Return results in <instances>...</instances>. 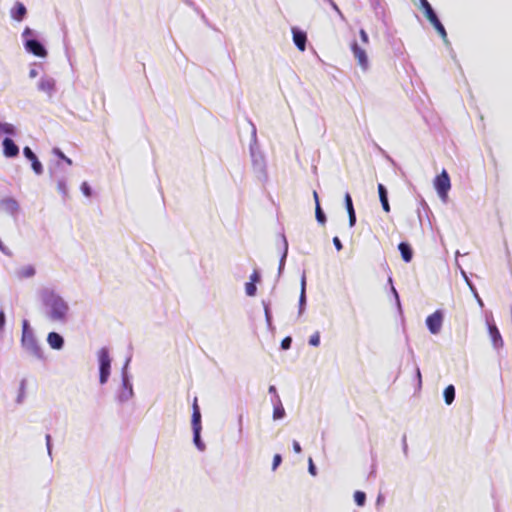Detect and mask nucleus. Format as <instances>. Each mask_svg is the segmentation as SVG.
<instances>
[{"mask_svg": "<svg viewBox=\"0 0 512 512\" xmlns=\"http://www.w3.org/2000/svg\"><path fill=\"white\" fill-rule=\"evenodd\" d=\"M313 196H314L315 202L317 203V201H319V199H318V194L316 191H314Z\"/></svg>", "mask_w": 512, "mask_h": 512, "instance_id": "46", "label": "nucleus"}, {"mask_svg": "<svg viewBox=\"0 0 512 512\" xmlns=\"http://www.w3.org/2000/svg\"><path fill=\"white\" fill-rule=\"evenodd\" d=\"M4 324H5V314L4 312L1 310L0 311V331H2L3 327H4Z\"/></svg>", "mask_w": 512, "mask_h": 512, "instance_id": "41", "label": "nucleus"}, {"mask_svg": "<svg viewBox=\"0 0 512 512\" xmlns=\"http://www.w3.org/2000/svg\"><path fill=\"white\" fill-rule=\"evenodd\" d=\"M35 273H36V271H35L34 266L26 265V266L19 268L16 271V276L18 279H25V278L33 277L35 275Z\"/></svg>", "mask_w": 512, "mask_h": 512, "instance_id": "13", "label": "nucleus"}, {"mask_svg": "<svg viewBox=\"0 0 512 512\" xmlns=\"http://www.w3.org/2000/svg\"><path fill=\"white\" fill-rule=\"evenodd\" d=\"M379 199L382 204V208L385 212H390V205L388 202L387 190L383 184H378Z\"/></svg>", "mask_w": 512, "mask_h": 512, "instance_id": "11", "label": "nucleus"}, {"mask_svg": "<svg viewBox=\"0 0 512 512\" xmlns=\"http://www.w3.org/2000/svg\"><path fill=\"white\" fill-rule=\"evenodd\" d=\"M269 391H270V392H275V391H276V389H275V387H274V386H270V387H269Z\"/></svg>", "mask_w": 512, "mask_h": 512, "instance_id": "48", "label": "nucleus"}, {"mask_svg": "<svg viewBox=\"0 0 512 512\" xmlns=\"http://www.w3.org/2000/svg\"><path fill=\"white\" fill-rule=\"evenodd\" d=\"M26 34H30V29L29 28H26L25 31H24V35Z\"/></svg>", "mask_w": 512, "mask_h": 512, "instance_id": "49", "label": "nucleus"}, {"mask_svg": "<svg viewBox=\"0 0 512 512\" xmlns=\"http://www.w3.org/2000/svg\"><path fill=\"white\" fill-rule=\"evenodd\" d=\"M417 376H418L419 380H421V373H420L419 369H417Z\"/></svg>", "mask_w": 512, "mask_h": 512, "instance_id": "50", "label": "nucleus"}, {"mask_svg": "<svg viewBox=\"0 0 512 512\" xmlns=\"http://www.w3.org/2000/svg\"><path fill=\"white\" fill-rule=\"evenodd\" d=\"M425 16L428 20L436 19L437 15L427 0H419Z\"/></svg>", "mask_w": 512, "mask_h": 512, "instance_id": "15", "label": "nucleus"}, {"mask_svg": "<svg viewBox=\"0 0 512 512\" xmlns=\"http://www.w3.org/2000/svg\"><path fill=\"white\" fill-rule=\"evenodd\" d=\"M285 415L284 408L282 406L275 407L273 411V418L274 419H281Z\"/></svg>", "mask_w": 512, "mask_h": 512, "instance_id": "26", "label": "nucleus"}, {"mask_svg": "<svg viewBox=\"0 0 512 512\" xmlns=\"http://www.w3.org/2000/svg\"><path fill=\"white\" fill-rule=\"evenodd\" d=\"M46 305L49 307V316L54 321H63L66 318L68 312V305L59 296L52 295L46 301Z\"/></svg>", "mask_w": 512, "mask_h": 512, "instance_id": "1", "label": "nucleus"}, {"mask_svg": "<svg viewBox=\"0 0 512 512\" xmlns=\"http://www.w3.org/2000/svg\"><path fill=\"white\" fill-rule=\"evenodd\" d=\"M53 153H54L56 156H58L60 159L64 160L68 165H72V160H71L70 158L66 157V156L64 155V153H63L60 149L55 148V149L53 150Z\"/></svg>", "mask_w": 512, "mask_h": 512, "instance_id": "25", "label": "nucleus"}, {"mask_svg": "<svg viewBox=\"0 0 512 512\" xmlns=\"http://www.w3.org/2000/svg\"><path fill=\"white\" fill-rule=\"evenodd\" d=\"M309 467H308V470H309V473L312 475V476H315L316 475V467L313 463V460L312 458H309Z\"/></svg>", "mask_w": 512, "mask_h": 512, "instance_id": "35", "label": "nucleus"}, {"mask_svg": "<svg viewBox=\"0 0 512 512\" xmlns=\"http://www.w3.org/2000/svg\"><path fill=\"white\" fill-rule=\"evenodd\" d=\"M429 22L434 26V28L441 35V37L443 39H446V37H447L446 30H445L444 26L442 25V23L439 21L438 17H436V19L429 20Z\"/></svg>", "mask_w": 512, "mask_h": 512, "instance_id": "18", "label": "nucleus"}, {"mask_svg": "<svg viewBox=\"0 0 512 512\" xmlns=\"http://www.w3.org/2000/svg\"><path fill=\"white\" fill-rule=\"evenodd\" d=\"M489 335L495 348H500L503 346L501 334L495 325H489Z\"/></svg>", "mask_w": 512, "mask_h": 512, "instance_id": "10", "label": "nucleus"}, {"mask_svg": "<svg viewBox=\"0 0 512 512\" xmlns=\"http://www.w3.org/2000/svg\"><path fill=\"white\" fill-rule=\"evenodd\" d=\"M250 282H253L254 284L258 281H260V275L257 271H254L251 275H250Z\"/></svg>", "mask_w": 512, "mask_h": 512, "instance_id": "38", "label": "nucleus"}, {"mask_svg": "<svg viewBox=\"0 0 512 512\" xmlns=\"http://www.w3.org/2000/svg\"><path fill=\"white\" fill-rule=\"evenodd\" d=\"M58 190L66 195L67 194V187H66V183L64 181H59L58 182Z\"/></svg>", "mask_w": 512, "mask_h": 512, "instance_id": "36", "label": "nucleus"}, {"mask_svg": "<svg viewBox=\"0 0 512 512\" xmlns=\"http://www.w3.org/2000/svg\"><path fill=\"white\" fill-rule=\"evenodd\" d=\"M200 431L201 429H194L193 430V433H194V443L195 445L200 449V450H203L204 449V444L201 442L200 440Z\"/></svg>", "mask_w": 512, "mask_h": 512, "instance_id": "23", "label": "nucleus"}, {"mask_svg": "<svg viewBox=\"0 0 512 512\" xmlns=\"http://www.w3.org/2000/svg\"><path fill=\"white\" fill-rule=\"evenodd\" d=\"M192 428L194 429H201V413L200 411H193L192 413Z\"/></svg>", "mask_w": 512, "mask_h": 512, "instance_id": "19", "label": "nucleus"}, {"mask_svg": "<svg viewBox=\"0 0 512 512\" xmlns=\"http://www.w3.org/2000/svg\"><path fill=\"white\" fill-rule=\"evenodd\" d=\"M293 450L297 454H299L302 451L301 446L297 441H293Z\"/></svg>", "mask_w": 512, "mask_h": 512, "instance_id": "42", "label": "nucleus"}, {"mask_svg": "<svg viewBox=\"0 0 512 512\" xmlns=\"http://www.w3.org/2000/svg\"><path fill=\"white\" fill-rule=\"evenodd\" d=\"M2 144L3 153L6 157L12 158L16 157L19 154V148L12 139L5 138Z\"/></svg>", "mask_w": 512, "mask_h": 512, "instance_id": "6", "label": "nucleus"}, {"mask_svg": "<svg viewBox=\"0 0 512 512\" xmlns=\"http://www.w3.org/2000/svg\"><path fill=\"white\" fill-rule=\"evenodd\" d=\"M291 343H292V339L291 337H285L282 341H281V347L282 349L284 350H287L290 348L291 346Z\"/></svg>", "mask_w": 512, "mask_h": 512, "instance_id": "33", "label": "nucleus"}, {"mask_svg": "<svg viewBox=\"0 0 512 512\" xmlns=\"http://www.w3.org/2000/svg\"><path fill=\"white\" fill-rule=\"evenodd\" d=\"M332 6H333V9H335L338 13H341L338 6L334 2H332Z\"/></svg>", "mask_w": 512, "mask_h": 512, "instance_id": "44", "label": "nucleus"}, {"mask_svg": "<svg viewBox=\"0 0 512 512\" xmlns=\"http://www.w3.org/2000/svg\"><path fill=\"white\" fill-rule=\"evenodd\" d=\"M26 14V8L22 3H17L15 6V9L12 11V17L17 20L21 21L23 17Z\"/></svg>", "mask_w": 512, "mask_h": 512, "instance_id": "16", "label": "nucleus"}, {"mask_svg": "<svg viewBox=\"0 0 512 512\" xmlns=\"http://www.w3.org/2000/svg\"><path fill=\"white\" fill-rule=\"evenodd\" d=\"M309 344L312 346H318L320 344V335L319 332L314 333L310 336Z\"/></svg>", "mask_w": 512, "mask_h": 512, "instance_id": "29", "label": "nucleus"}, {"mask_svg": "<svg viewBox=\"0 0 512 512\" xmlns=\"http://www.w3.org/2000/svg\"><path fill=\"white\" fill-rule=\"evenodd\" d=\"M23 154L30 161H33V160L37 159L36 155L34 154V152L29 147H25L23 149Z\"/></svg>", "mask_w": 512, "mask_h": 512, "instance_id": "28", "label": "nucleus"}, {"mask_svg": "<svg viewBox=\"0 0 512 512\" xmlns=\"http://www.w3.org/2000/svg\"><path fill=\"white\" fill-rule=\"evenodd\" d=\"M27 336H28V333H27V322L24 321V324H23V336H22V342L23 343H25Z\"/></svg>", "mask_w": 512, "mask_h": 512, "instance_id": "39", "label": "nucleus"}, {"mask_svg": "<svg viewBox=\"0 0 512 512\" xmlns=\"http://www.w3.org/2000/svg\"><path fill=\"white\" fill-rule=\"evenodd\" d=\"M47 342L53 349H61L64 344V340L61 335L56 332H50L47 337Z\"/></svg>", "mask_w": 512, "mask_h": 512, "instance_id": "9", "label": "nucleus"}, {"mask_svg": "<svg viewBox=\"0 0 512 512\" xmlns=\"http://www.w3.org/2000/svg\"><path fill=\"white\" fill-rule=\"evenodd\" d=\"M442 323L443 313L440 310H436L426 318V325L432 334H438L440 332Z\"/></svg>", "mask_w": 512, "mask_h": 512, "instance_id": "4", "label": "nucleus"}, {"mask_svg": "<svg viewBox=\"0 0 512 512\" xmlns=\"http://www.w3.org/2000/svg\"><path fill=\"white\" fill-rule=\"evenodd\" d=\"M354 501L358 506H363L366 501V494L362 491H356L354 493Z\"/></svg>", "mask_w": 512, "mask_h": 512, "instance_id": "22", "label": "nucleus"}, {"mask_svg": "<svg viewBox=\"0 0 512 512\" xmlns=\"http://www.w3.org/2000/svg\"><path fill=\"white\" fill-rule=\"evenodd\" d=\"M360 37H361V40L364 42V43H368V35L367 33L365 32V30L361 29L360 30Z\"/></svg>", "mask_w": 512, "mask_h": 512, "instance_id": "40", "label": "nucleus"}, {"mask_svg": "<svg viewBox=\"0 0 512 512\" xmlns=\"http://www.w3.org/2000/svg\"><path fill=\"white\" fill-rule=\"evenodd\" d=\"M352 51H353L354 57L358 61V64L362 68L365 69L367 67V65H368V59H367V55H366L365 50L362 49L361 47H359L357 43H354L352 45Z\"/></svg>", "mask_w": 512, "mask_h": 512, "instance_id": "7", "label": "nucleus"}, {"mask_svg": "<svg viewBox=\"0 0 512 512\" xmlns=\"http://www.w3.org/2000/svg\"><path fill=\"white\" fill-rule=\"evenodd\" d=\"M192 408H193V411H200V408L198 406V400L196 397L194 398Z\"/></svg>", "mask_w": 512, "mask_h": 512, "instance_id": "43", "label": "nucleus"}, {"mask_svg": "<svg viewBox=\"0 0 512 512\" xmlns=\"http://www.w3.org/2000/svg\"><path fill=\"white\" fill-rule=\"evenodd\" d=\"M0 250L3 251V252H6V249L2 243V241L0 240Z\"/></svg>", "mask_w": 512, "mask_h": 512, "instance_id": "45", "label": "nucleus"}, {"mask_svg": "<svg viewBox=\"0 0 512 512\" xmlns=\"http://www.w3.org/2000/svg\"><path fill=\"white\" fill-rule=\"evenodd\" d=\"M282 462L280 454H275L273 457L272 470L275 471Z\"/></svg>", "mask_w": 512, "mask_h": 512, "instance_id": "31", "label": "nucleus"}, {"mask_svg": "<svg viewBox=\"0 0 512 512\" xmlns=\"http://www.w3.org/2000/svg\"><path fill=\"white\" fill-rule=\"evenodd\" d=\"M32 162V168L35 171L36 174H41L43 172V168L41 163L38 161V159H35Z\"/></svg>", "mask_w": 512, "mask_h": 512, "instance_id": "30", "label": "nucleus"}, {"mask_svg": "<svg viewBox=\"0 0 512 512\" xmlns=\"http://www.w3.org/2000/svg\"><path fill=\"white\" fill-rule=\"evenodd\" d=\"M256 285L253 282H247L245 284V291L248 296H254L256 294Z\"/></svg>", "mask_w": 512, "mask_h": 512, "instance_id": "24", "label": "nucleus"}, {"mask_svg": "<svg viewBox=\"0 0 512 512\" xmlns=\"http://www.w3.org/2000/svg\"><path fill=\"white\" fill-rule=\"evenodd\" d=\"M81 191L83 192V194L86 196V197H90L92 192H91V188L89 186V184L87 182H83L81 184Z\"/></svg>", "mask_w": 512, "mask_h": 512, "instance_id": "32", "label": "nucleus"}, {"mask_svg": "<svg viewBox=\"0 0 512 512\" xmlns=\"http://www.w3.org/2000/svg\"><path fill=\"white\" fill-rule=\"evenodd\" d=\"M333 244H334L335 248L337 249V251L342 250L343 245L338 237L333 238Z\"/></svg>", "mask_w": 512, "mask_h": 512, "instance_id": "37", "label": "nucleus"}, {"mask_svg": "<svg viewBox=\"0 0 512 512\" xmlns=\"http://www.w3.org/2000/svg\"><path fill=\"white\" fill-rule=\"evenodd\" d=\"M304 299V287L302 288V293H301V300Z\"/></svg>", "mask_w": 512, "mask_h": 512, "instance_id": "51", "label": "nucleus"}, {"mask_svg": "<svg viewBox=\"0 0 512 512\" xmlns=\"http://www.w3.org/2000/svg\"><path fill=\"white\" fill-rule=\"evenodd\" d=\"M50 439H51L50 435H47L46 436V440H47V446L48 447L50 446Z\"/></svg>", "mask_w": 512, "mask_h": 512, "instance_id": "47", "label": "nucleus"}, {"mask_svg": "<svg viewBox=\"0 0 512 512\" xmlns=\"http://www.w3.org/2000/svg\"><path fill=\"white\" fill-rule=\"evenodd\" d=\"M345 206L348 213H351V211L354 210L352 198L349 193L345 194Z\"/></svg>", "mask_w": 512, "mask_h": 512, "instance_id": "27", "label": "nucleus"}, {"mask_svg": "<svg viewBox=\"0 0 512 512\" xmlns=\"http://www.w3.org/2000/svg\"><path fill=\"white\" fill-rule=\"evenodd\" d=\"M26 49L37 57H45L47 51L37 40H28L25 44Z\"/></svg>", "mask_w": 512, "mask_h": 512, "instance_id": "5", "label": "nucleus"}, {"mask_svg": "<svg viewBox=\"0 0 512 512\" xmlns=\"http://www.w3.org/2000/svg\"><path fill=\"white\" fill-rule=\"evenodd\" d=\"M293 41L300 51H304L307 41L306 33L293 29Z\"/></svg>", "mask_w": 512, "mask_h": 512, "instance_id": "8", "label": "nucleus"}, {"mask_svg": "<svg viewBox=\"0 0 512 512\" xmlns=\"http://www.w3.org/2000/svg\"><path fill=\"white\" fill-rule=\"evenodd\" d=\"M0 134H15V128L12 124L9 123H0Z\"/></svg>", "mask_w": 512, "mask_h": 512, "instance_id": "20", "label": "nucleus"}, {"mask_svg": "<svg viewBox=\"0 0 512 512\" xmlns=\"http://www.w3.org/2000/svg\"><path fill=\"white\" fill-rule=\"evenodd\" d=\"M444 399H445V402L447 405H450L453 401H454V398H455V388L453 385H448L445 389H444Z\"/></svg>", "mask_w": 512, "mask_h": 512, "instance_id": "17", "label": "nucleus"}, {"mask_svg": "<svg viewBox=\"0 0 512 512\" xmlns=\"http://www.w3.org/2000/svg\"><path fill=\"white\" fill-rule=\"evenodd\" d=\"M348 216H349V226L353 227L356 223L355 210H352L351 213H348Z\"/></svg>", "mask_w": 512, "mask_h": 512, "instance_id": "34", "label": "nucleus"}, {"mask_svg": "<svg viewBox=\"0 0 512 512\" xmlns=\"http://www.w3.org/2000/svg\"><path fill=\"white\" fill-rule=\"evenodd\" d=\"M98 357L100 364V383L104 384L110 375L111 359L106 349H101Z\"/></svg>", "mask_w": 512, "mask_h": 512, "instance_id": "3", "label": "nucleus"}, {"mask_svg": "<svg viewBox=\"0 0 512 512\" xmlns=\"http://www.w3.org/2000/svg\"><path fill=\"white\" fill-rule=\"evenodd\" d=\"M315 215H316V219L317 221L320 223V224H325L326 222V217H325V214L323 213L321 207H320V204H319V201H317V205H316V208H315Z\"/></svg>", "mask_w": 512, "mask_h": 512, "instance_id": "21", "label": "nucleus"}, {"mask_svg": "<svg viewBox=\"0 0 512 512\" xmlns=\"http://www.w3.org/2000/svg\"><path fill=\"white\" fill-rule=\"evenodd\" d=\"M55 88V81L51 78H42L39 82V89L50 94Z\"/></svg>", "mask_w": 512, "mask_h": 512, "instance_id": "14", "label": "nucleus"}, {"mask_svg": "<svg viewBox=\"0 0 512 512\" xmlns=\"http://www.w3.org/2000/svg\"><path fill=\"white\" fill-rule=\"evenodd\" d=\"M398 249H399V251L401 253L402 259L405 262L408 263V262H410L412 260L413 251H412V248L410 247V245L408 243L401 242L398 245Z\"/></svg>", "mask_w": 512, "mask_h": 512, "instance_id": "12", "label": "nucleus"}, {"mask_svg": "<svg viewBox=\"0 0 512 512\" xmlns=\"http://www.w3.org/2000/svg\"><path fill=\"white\" fill-rule=\"evenodd\" d=\"M36 72L34 70L31 71V76H35Z\"/></svg>", "mask_w": 512, "mask_h": 512, "instance_id": "52", "label": "nucleus"}, {"mask_svg": "<svg viewBox=\"0 0 512 512\" xmlns=\"http://www.w3.org/2000/svg\"><path fill=\"white\" fill-rule=\"evenodd\" d=\"M434 187L439 197L443 200H446L448 192L451 188V182L450 177L445 169H443L442 172L435 177Z\"/></svg>", "mask_w": 512, "mask_h": 512, "instance_id": "2", "label": "nucleus"}]
</instances>
